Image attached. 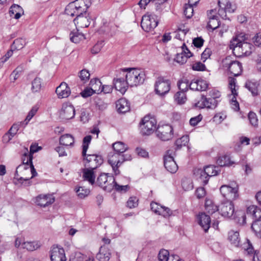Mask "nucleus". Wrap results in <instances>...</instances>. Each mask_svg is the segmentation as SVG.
<instances>
[{
	"instance_id": "b1692460",
	"label": "nucleus",
	"mask_w": 261,
	"mask_h": 261,
	"mask_svg": "<svg viewBox=\"0 0 261 261\" xmlns=\"http://www.w3.org/2000/svg\"><path fill=\"white\" fill-rule=\"evenodd\" d=\"M62 119L69 120L73 118L75 115V109L72 105H64L60 113Z\"/></svg>"
},
{
	"instance_id": "603ef678",
	"label": "nucleus",
	"mask_w": 261,
	"mask_h": 261,
	"mask_svg": "<svg viewBox=\"0 0 261 261\" xmlns=\"http://www.w3.org/2000/svg\"><path fill=\"white\" fill-rule=\"evenodd\" d=\"M194 5H191L188 3V4H186L184 7V13L187 18H190L193 15Z\"/></svg>"
},
{
	"instance_id": "09e8293b",
	"label": "nucleus",
	"mask_w": 261,
	"mask_h": 261,
	"mask_svg": "<svg viewBox=\"0 0 261 261\" xmlns=\"http://www.w3.org/2000/svg\"><path fill=\"white\" fill-rule=\"evenodd\" d=\"M189 141V138L188 135L183 136L181 138L177 139L175 143L176 149H179L181 148L182 146H186Z\"/></svg>"
},
{
	"instance_id": "f03ea898",
	"label": "nucleus",
	"mask_w": 261,
	"mask_h": 261,
	"mask_svg": "<svg viewBox=\"0 0 261 261\" xmlns=\"http://www.w3.org/2000/svg\"><path fill=\"white\" fill-rule=\"evenodd\" d=\"M247 37L244 33L236 35L230 42L229 47L233 54L238 57L249 56L252 53L254 46L246 41Z\"/></svg>"
},
{
	"instance_id": "7c9ffc66",
	"label": "nucleus",
	"mask_w": 261,
	"mask_h": 261,
	"mask_svg": "<svg viewBox=\"0 0 261 261\" xmlns=\"http://www.w3.org/2000/svg\"><path fill=\"white\" fill-rule=\"evenodd\" d=\"M247 213L252 217L254 221L260 220L261 218V209L255 205H250L247 210Z\"/></svg>"
},
{
	"instance_id": "680f3d73",
	"label": "nucleus",
	"mask_w": 261,
	"mask_h": 261,
	"mask_svg": "<svg viewBox=\"0 0 261 261\" xmlns=\"http://www.w3.org/2000/svg\"><path fill=\"white\" fill-rule=\"evenodd\" d=\"M248 119L249 120L250 124L254 126H256L258 125V119L256 114L252 112H250L248 115Z\"/></svg>"
},
{
	"instance_id": "7ed1b4c3",
	"label": "nucleus",
	"mask_w": 261,
	"mask_h": 261,
	"mask_svg": "<svg viewBox=\"0 0 261 261\" xmlns=\"http://www.w3.org/2000/svg\"><path fill=\"white\" fill-rule=\"evenodd\" d=\"M122 70L127 72L125 77L130 87L137 86L144 83L145 79L144 71L135 68H124Z\"/></svg>"
},
{
	"instance_id": "39448f33",
	"label": "nucleus",
	"mask_w": 261,
	"mask_h": 261,
	"mask_svg": "<svg viewBox=\"0 0 261 261\" xmlns=\"http://www.w3.org/2000/svg\"><path fill=\"white\" fill-rule=\"evenodd\" d=\"M218 167L214 165L206 166L203 169H197L195 170L194 174L198 176L199 180L205 185L208 183L209 177L219 174Z\"/></svg>"
},
{
	"instance_id": "a878e982",
	"label": "nucleus",
	"mask_w": 261,
	"mask_h": 261,
	"mask_svg": "<svg viewBox=\"0 0 261 261\" xmlns=\"http://www.w3.org/2000/svg\"><path fill=\"white\" fill-rule=\"evenodd\" d=\"M228 65V69L232 75L237 76L241 74L243 68L240 62L238 61H231Z\"/></svg>"
},
{
	"instance_id": "4468645a",
	"label": "nucleus",
	"mask_w": 261,
	"mask_h": 261,
	"mask_svg": "<svg viewBox=\"0 0 261 261\" xmlns=\"http://www.w3.org/2000/svg\"><path fill=\"white\" fill-rule=\"evenodd\" d=\"M173 128L168 124L159 126L156 130L157 137L162 141H168L173 137Z\"/></svg>"
},
{
	"instance_id": "6ab92c4d",
	"label": "nucleus",
	"mask_w": 261,
	"mask_h": 261,
	"mask_svg": "<svg viewBox=\"0 0 261 261\" xmlns=\"http://www.w3.org/2000/svg\"><path fill=\"white\" fill-rule=\"evenodd\" d=\"M55 200L53 194H40L36 197L35 203L40 206L45 207L53 203Z\"/></svg>"
},
{
	"instance_id": "37998d69",
	"label": "nucleus",
	"mask_w": 261,
	"mask_h": 261,
	"mask_svg": "<svg viewBox=\"0 0 261 261\" xmlns=\"http://www.w3.org/2000/svg\"><path fill=\"white\" fill-rule=\"evenodd\" d=\"M42 87V80L38 77H35L32 82L31 90L33 93L39 92Z\"/></svg>"
},
{
	"instance_id": "a19ab883",
	"label": "nucleus",
	"mask_w": 261,
	"mask_h": 261,
	"mask_svg": "<svg viewBox=\"0 0 261 261\" xmlns=\"http://www.w3.org/2000/svg\"><path fill=\"white\" fill-rule=\"evenodd\" d=\"M217 164L221 166H230L234 164V162L230 160V157L225 155L220 156L217 160Z\"/></svg>"
},
{
	"instance_id": "1a4fd4ad",
	"label": "nucleus",
	"mask_w": 261,
	"mask_h": 261,
	"mask_svg": "<svg viewBox=\"0 0 261 261\" xmlns=\"http://www.w3.org/2000/svg\"><path fill=\"white\" fill-rule=\"evenodd\" d=\"M114 182V177L108 174L101 173L97 177V185L105 190L111 192L113 190L112 184Z\"/></svg>"
},
{
	"instance_id": "4d7b16f0",
	"label": "nucleus",
	"mask_w": 261,
	"mask_h": 261,
	"mask_svg": "<svg viewBox=\"0 0 261 261\" xmlns=\"http://www.w3.org/2000/svg\"><path fill=\"white\" fill-rule=\"evenodd\" d=\"M88 257L81 253H76L74 255L71 256L69 261H88Z\"/></svg>"
},
{
	"instance_id": "cd10ccee",
	"label": "nucleus",
	"mask_w": 261,
	"mask_h": 261,
	"mask_svg": "<svg viewBox=\"0 0 261 261\" xmlns=\"http://www.w3.org/2000/svg\"><path fill=\"white\" fill-rule=\"evenodd\" d=\"M198 223L204 231L206 232L210 227V217L205 213H201L198 216Z\"/></svg>"
},
{
	"instance_id": "412c9836",
	"label": "nucleus",
	"mask_w": 261,
	"mask_h": 261,
	"mask_svg": "<svg viewBox=\"0 0 261 261\" xmlns=\"http://www.w3.org/2000/svg\"><path fill=\"white\" fill-rule=\"evenodd\" d=\"M216 14L217 12L215 9L211 10L207 12V16L209 19L207 25L208 29H211L213 31L219 27L220 21L218 20V17Z\"/></svg>"
},
{
	"instance_id": "8fccbe9b",
	"label": "nucleus",
	"mask_w": 261,
	"mask_h": 261,
	"mask_svg": "<svg viewBox=\"0 0 261 261\" xmlns=\"http://www.w3.org/2000/svg\"><path fill=\"white\" fill-rule=\"evenodd\" d=\"M174 100L179 105L184 104L186 100L187 97L186 94L184 92L178 91L174 96Z\"/></svg>"
},
{
	"instance_id": "6e6552de",
	"label": "nucleus",
	"mask_w": 261,
	"mask_h": 261,
	"mask_svg": "<svg viewBox=\"0 0 261 261\" xmlns=\"http://www.w3.org/2000/svg\"><path fill=\"white\" fill-rule=\"evenodd\" d=\"M158 24L155 15L146 14L142 16L141 26L145 32H150L153 30Z\"/></svg>"
},
{
	"instance_id": "c9c22d12",
	"label": "nucleus",
	"mask_w": 261,
	"mask_h": 261,
	"mask_svg": "<svg viewBox=\"0 0 261 261\" xmlns=\"http://www.w3.org/2000/svg\"><path fill=\"white\" fill-rule=\"evenodd\" d=\"M23 9L22 8L17 4L12 5L9 10V13L10 16H12V15L14 14V18L18 19L21 16V13H23Z\"/></svg>"
},
{
	"instance_id": "58836bf2",
	"label": "nucleus",
	"mask_w": 261,
	"mask_h": 261,
	"mask_svg": "<svg viewBox=\"0 0 261 261\" xmlns=\"http://www.w3.org/2000/svg\"><path fill=\"white\" fill-rule=\"evenodd\" d=\"M186 50L188 51L187 55H184V53H181L176 55V58H175L176 62L180 64H184L187 62L188 58L192 56V53L188 48H186Z\"/></svg>"
},
{
	"instance_id": "2f4dec72",
	"label": "nucleus",
	"mask_w": 261,
	"mask_h": 261,
	"mask_svg": "<svg viewBox=\"0 0 261 261\" xmlns=\"http://www.w3.org/2000/svg\"><path fill=\"white\" fill-rule=\"evenodd\" d=\"M94 170L87 167L83 170V177L84 179L88 181L92 185L95 183V176L93 171Z\"/></svg>"
},
{
	"instance_id": "ddd939ff",
	"label": "nucleus",
	"mask_w": 261,
	"mask_h": 261,
	"mask_svg": "<svg viewBox=\"0 0 261 261\" xmlns=\"http://www.w3.org/2000/svg\"><path fill=\"white\" fill-rule=\"evenodd\" d=\"M236 80L233 77H230L229 80V87L231 90V94L230 96V103L231 108L235 111H238L240 110L239 103L237 100L238 92L236 89Z\"/></svg>"
},
{
	"instance_id": "052dcab7",
	"label": "nucleus",
	"mask_w": 261,
	"mask_h": 261,
	"mask_svg": "<svg viewBox=\"0 0 261 261\" xmlns=\"http://www.w3.org/2000/svg\"><path fill=\"white\" fill-rule=\"evenodd\" d=\"M177 86L180 90L179 91L185 93L188 90L189 88H190V84H189L187 80L185 81L182 80L179 81L177 83Z\"/></svg>"
},
{
	"instance_id": "49530a36",
	"label": "nucleus",
	"mask_w": 261,
	"mask_h": 261,
	"mask_svg": "<svg viewBox=\"0 0 261 261\" xmlns=\"http://www.w3.org/2000/svg\"><path fill=\"white\" fill-rule=\"evenodd\" d=\"M25 44V40L23 38L16 39L12 44L11 47L12 49L20 50L22 49Z\"/></svg>"
},
{
	"instance_id": "a18cd8bd",
	"label": "nucleus",
	"mask_w": 261,
	"mask_h": 261,
	"mask_svg": "<svg viewBox=\"0 0 261 261\" xmlns=\"http://www.w3.org/2000/svg\"><path fill=\"white\" fill-rule=\"evenodd\" d=\"M120 182L118 183L116 182L114 179V182L112 184V185L113 187V189H115L117 192L121 193H125L129 190V187L128 185L123 186L120 185Z\"/></svg>"
},
{
	"instance_id": "5fc2aeb1",
	"label": "nucleus",
	"mask_w": 261,
	"mask_h": 261,
	"mask_svg": "<svg viewBox=\"0 0 261 261\" xmlns=\"http://www.w3.org/2000/svg\"><path fill=\"white\" fill-rule=\"evenodd\" d=\"M90 75L89 71L85 69L82 70L79 73V77L83 83H85L89 81Z\"/></svg>"
},
{
	"instance_id": "69168bd1",
	"label": "nucleus",
	"mask_w": 261,
	"mask_h": 261,
	"mask_svg": "<svg viewBox=\"0 0 261 261\" xmlns=\"http://www.w3.org/2000/svg\"><path fill=\"white\" fill-rule=\"evenodd\" d=\"M23 70L22 65L18 66L12 72L11 75H13L14 81L18 79L19 75L21 73Z\"/></svg>"
},
{
	"instance_id": "aec40b11",
	"label": "nucleus",
	"mask_w": 261,
	"mask_h": 261,
	"mask_svg": "<svg viewBox=\"0 0 261 261\" xmlns=\"http://www.w3.org/2000/svg\"><path fill=\"white\" fill-rule=\"evenodd\" d=\"M207 82L201 79H194L190 83V89L193 91H204L208 88Z\"/></svg>"
},
{
	"instance_id": "de8ad7c7",
	"label": "nucleus",
	"mask_w": 261,
	"mask_h": 261,
	"mask_svg": "<svg viewBox=\"0 0 261 261\" xmlns=\"http://www.w3.org/2000/svg\"><path fill=\"white\" fill-rule=\"evenodd\" d=\"M251 228L256 235L261 238V220L253 221L251 225Z\"/></svg>"
},
{
	"instance_id": "393cba45",
	"label": "nucleus",
	"mask_w": 261,
	"mask_h": 261,
	"mask_svg": "<svg viewBox=\"0 0 261 261\" xmlns=\"http://www.w3.org/2000/svg\"><path fill=\"white\" fill-rule=\"evenodd\" d=\"M113 83L115 89L120 91L122 94H124L126 92L129 86L126 79H124L123 77L114 78Z\"/></svg>"
},
{
	"instance_id": "f704fd0d",
	"label": "nucleus",
	"mask_w": 261,
	"mask_h": 261,
	"mask_svg": "<svg viewBox=\"0 0 261 261\" xmlns=\"http://www.w3.org/2000/svg\"><path fill=\"white\" fill-rule=\"evenodd\" d=\"M69 36L70 41L75 43H78L81 41L85 39L84 35L82 33H80L78 30H73L70 33Z\"/></svg>"
},
{
	"instance_id": "e433bc0d",
	"label": "nucleus",
	"mask_w": 261,
	"mask_h": 261,
	"mask_svg": "<svg viewBox=\"0 0 261 261\" xmlns=\"http://www.w3.org/2000/svg\"><path fill=\"white\" fill-rule=\"evenodd\" d=\"M112 147L114 150V152L121 154H125L124 153L128 149L127 145L120 141L116 142L113 143Z\"/></svg>"
},
{
	"instance_id": "0eeeda50",
	"label": "nucleus",
	"mask_w": 261,
	"mask_h": 261,
	"mask_svg": "<svg viewBox=\"0 0 261 261\" xmlns=\"http://www.w3.org/2000/svg\"><path fill=\"white\" fill-rule=\"evenodd\" d=\"M218 5L219 7L218 13L224 19H229L227 13H232L236 9V7L232 5L228 0H219Z\"/></svg>"
},
{
	"instance_id": "bf43d9fd",
	"label": "nucleus",
	"mask_w": 261,
	"mask_h": 261,
	"mask_svg": "<svg viewBox=\"0 0 261 261\" xmlns=\"http://www.w3.org/2000/svg\"><path fill=\"white\" fill-rule=\"evenodd\" d=\"M158 258L159 261H168L170 258L169 253L167 250H161L159 253Z\"/></svg>"
},
{
	"instance_id": "79ce46f5",
	"label": "nucleus",
	"mask_w": 261,
	"mask_h": 261,
	"mask_svg": "<svg viewBox=\"0 0 261 261\" xmlns=\"http://www.w3.org/2000/svg\"><path fill=\"white\" fill-rule=\"evenodd\" d=\"M40 247V245L37 242H22L21 248L26 249L29 251H33L36 250Z\"/></svg>"
},
{
	"instance_id": "864d4df0",
	"label": "nucleus",
	"mask_w": 261,
	"mask_h": 261,
	"mask_svg": "<svg viewBox=\"0 0 261 261\" xmlns=\"http://www.w3.org/2000/svg\"><path fill=\"white\" fill-rule=\"evenodd\" d=\"M76 193L79 197L82 199L89 195L90 190L83 187H79L77 189L76 188Z\"/></svg>"
},
{
	"instance_id": "338daca9",
	"label": "nucleus",
	"mask_w": 261,
	"mask_h": 261,
	"mask_svg": "<svg viewBox=\"0 0 261 261\" xmlns=\"http://www.w3.org/2000/svg\"><path fill=\"white\" fill-rule=\"evenodd\" d=\"M206 67L204 64L200 62H197L192 65V69L196 71H204Z\"/></svg>"
},
{
	"instance_id": "9d476101",
	"label": "nucleus",
	"mask_w": 261,
	"mask_h": 261,
	"mask_svg": "<svg viewBox=\"0 0 261 261\" xmlns=\"http://www.w3.org/2000/svg\"><path fill=\"white\" fill-rule=\"evenodd\" d=\"M228 185H223L220 188V191L224 197L228 201L235 200L238 196V186L232 187Z\"/></svg>"
},
{
	"instance_id": "72a5a7b5",
	"label": "nucleus",
	"mask_w": 261,
	"mask_h": 261,
	"mask_svg": "<svg viewBox=\"0 0 261 261\" xmlns=\"http://www.w3.org/2000/svg\"><path fill=\"white\" fill-rule=\"evenodd\" d=\"M247 248L245 249V251L248 255L253 256V261H260L258 256V252L254 250V248L249 240H247Z\"/></svg>"
},
{
	"instance_id": "6e6d98bb",
	"label": "nucleus",
	"mask_w": 261,
	"mask_h": 261,
	"mask_svg": "<svg viewBox=\"0 0 261 261\" xmlns=\"http://www.w3.org/2000/svg\"><path fill=\"white\" fill-rule=\"evenodd\" d=\"M40 105L38 103L36 104L34 106L30 111L29 112L28 115L27 116L25 120L27 121L26 124L35 115L36 113L37 112L38 109H39Z\"/></svg>"
},
{
	"instance_id": "4be33fe9",
	"label": "nucleus",
	"mask_w": 261,
	"mask_h": 261,
	"mask_svg": "<svg viewBox=\"0 0 261 261\" xmlns=\"http://www.w3.org/2000/svg\"><path fill=\"white\" fill-rule=\"evenodd\" d=\"M218 104V100L211 97L207 98L202 95L201 101H198L196 103V106L200 108L214 109Z\"/></svg>"
},
{
	"instance_id": "20e7f679",
	"label": "nucleus",
	"mask_w": 261,
	"mask_h": 261,
	"mask_svg": "<svg viewBox=\"0 0 261 261\" xmlns=\"http://www.w3.org/2000/svg\"><path fill=\"white\" fill-rule=\"evenodd\" d=\"M132 160L130 154L126 153L121 154L115 152H110L108 155V162L112 166L113 170L116 175L120 173L118 167L126 161Z\"/></svg>"
},
{
	"instance_id": "423d86ee",
	"label": "nucleus",
	"mask_w": 261,
	"mask_h": 261,
	"mask_svg": "<svg viewBox=\"0 0 261 261\" xmlns=\"http://www.w3.org/2000/svg\"><path fill=\"white\" fill-rule=\"evenodd\" d=\"M171 88V82L169 80L163 76L157 78L154 84V90L156 94L160 96H164L169 92Z\"/></svg>"
},
{
	"instance_id": "4c0bfd02",
	"label": "nucleus",
	"mask_w": 261,
	"mask_h": 261,
	"mask_svg": "<svg viewBox=\"0 0 261 261\" xmlns=\"http://www.w3.org/2000/svg\"><path fill=\"white\" fill-rule=\"evenodd\" d=\"M245 86L251 92L253 96H256L258 94L259 84L258 82L247 81Z\"/></svg>"
},
{
	"instance_id": "e2e57ef3",
	"label": "nucleus",
	"mask_w": 261,
	"mask_h": 261,
	"mask_svg": "<svg viewBox=\"0 0 261 261\" xmlns=\"http://www.w3.org/2000/svg\"><path fill=\"white\" fill-rule=\"evenodd\" d=\"M208 201H206L205 202V210L209 214H213L215 212L218 211L219 207L213 204H208Z\"/></svg>"
},
{
	"instance_id": "9b49d317",
	"label": "nucleus",
	"mask_w": 261,
	"mask_h": 261,
	"mask_svg": "<svg viewBox=\"0 0 261 261\" xmlns=\"http://www.w3.org/2000/svg\"><path fill=\"white\" fill-rule=\"evenodd\" d=\"M173 150H168L164 157V164L165 168L170 173H175L178 169V166L174 160Z\"/></svg>"
},
{
	"instance_id": "c03bdc74",
	"label": "nucleus",
	"mask_w": 261,
	"mask_h": 261,
	"mask_svg": "<svg viewBox=\"0 0 261 261\" xmlns=\"http://www.w3.org/2000/svg\"><path fill=\"white\" fill-rule=\"evenodd\" d=\"M91 88L94 93H101V83L98 79L91 80L90 82Z\"/></svg>"
},
{
	"instance_id": "a211bd4d",
	"label": "nucleus",
	"mask_w": 261,
	"mask_h": 261,
	"mask_svg": "<svg viewBox=\"0 0 261 261\" xmlns=\"http://www.w3.org/2000/svg\"><path fill=\"white\" fill-rule=\"evenodd\" d=\"M85 166L91 169H95L103 162L101 156L96 154L86 155Z\"/></svg>"
},
{
	"instance_id": "473e14b6",
	"label": "nucleus",
	"mask_w": 261,
	"mask_h": 261,
	"mask_svg": "<svg viewBox=\"0 0 261 261\" xmlns=\"http://www.w3.org/2000/svg\"><path fill=\"white\" fill-rule=\"evenodd\" d=\"M60 144L66 146H73L74 143L73 137L68 134L62 135L59 139Z\"/></svg>"
},
{
	"instance_id": "ea45409f",
	"label": "nucleus",
	"mask_w": 261,
	"mask_h": 261,
	"mask_svg": "<svg viewBox=\"0 0 261 261\" xmlns=\"http://www.w3.org/2000/svg\"><path fill=\"white\" fill-rule=\"evenodd\" d=\"M228 240L235 246H238L240 241L239 232L233 230L229 231L228 233Z\"/></svg>"
},
{
	"instance_id": "f3484780",
	"label": "nucleus",
	"mask_w": 261,
	"mask_h": 261,
	"mask_svg": "<svg viewBox=\"0 0 261 261\" xmlns=\"http://www.w3.org/2000/svg\"><path fill=\"white\" fill-rule=\"evenodd\" d=\"M218 211L222 216L231 218L233 217L234 212V205L231 201H227L219 206Z\"/></svg>"
},
{
	"instance_id": "c85d7f7f",
	"label": "nucleus",
	"mask_w": 261,
	"mask_h": 261,
	"mask_svg": "<svg viewBox=\"0 0 261 261\" xmlns=\"http://www.w3.org/2000/svg\"><path fill=\"white\" fill-rule=\"evenodd\" d=\"M111 256V253L109 249L105 245L101 246L99 253L96 255V258L99 261H109Z\"/></svg>"
},
{
	"instance_id": "5701e85b",
	"label": "nucleus",
	"mask_w": 261,
	"mask_h": 261,
	"mask_svg": "<svg viewBox=\"0 0 261 261\" xmlns=\"http://www.w3.org/2000/svg\"><path fill=\"white\" fill-rule=\"evenodd\" d=\"M151 210L160 215H162L164 217H168L172 214V211L168 207L163 206L156 202H152L150 203Z\"/></svg>"
},
{
	"instance_id": "13d9d810",
	"label": "nucleus",
	"mask_w": 261,
	"mask_h": 261,
	"mask_svg": "<svg viewBox=\"0 0 261 261\" xmlns=\"http://www.w3.org/2000/svg\"><path fill=\"white\" fill-rule=\"evenodd\" d=\"M166 0H140L139 5L141 8H145L146 6L150 2H155V4H161L165 3Z\"/></svg>"
},
{
	"instance_id": "f257e3e1",
	"label": "nucleus",
	"mask_w": 261,
	"mask_h": 261,
	"mask_svg": "<svg viewBox=\"0 0 261 261\" xmlns=\"http://www.w3.org/2000/svg\"><path fill=\"white\" fill-rule=\"evenodd\" d=\"M91 3L89 0H76L69 3L66 7L65 13L71 17L76 16L73 21L80 28H87L90 23L91 18L86 15Z\"/></svg>"
},
{
	"instance_id": "f8f14e48",
	"label": "nucleus",
	"mask_w": 261,
	"mask_h": 261,
	"mask_svg": "<svg viewBox=\"0 0 261 261\" xmlns=\"http://www.w3.org/2000/svg\"><path fill=\"white\" fill-rule=\"evenodd\" d=\"M33 155L29 153L28 148H25V152L23 154L22 157V165H19L17 167V169L20 168L21 166H24V169H27L28 168V166H30L31 168V172L32 173V176L31 178L35 177L37 175V173L34 168V166L32 163Z\"/></svg>"
},
{
	"instance_id": "2eb2a0df",
	"label": "nucleus",
	"mask_w": 261,
	"mask_h": 261,
	"mask_svg": "<svg viewBox=\"0 0 261 261\" xmlns=\"http://www.w3.org/2000/svg\"><path fill=\"white\" fill-rule=\"evenodd\" d=\"M156 123L154 119H149L144 117L140 123V127L143 134L149 135L153 133L156 127Z\"/></svg>"
},
{
	"instance_id": "dca6fc26",
	"label": "nucleus",
	"mask_w": 261,
	"mask_h": 261,
	"mask_svg": "<svg viewBox=\"0 0 261 261\" xmlns=\"http://www.w3.org/2000/svg\"><path fill=\"white\" fill-rule=\"evenodd\" d=\"M50 259L51 261H66L64 249L62 247L54 245L51 247Z\"/></svg>"
},
{
	"instance_id": "3c124183",
	"label": "nucleus",
	"mask_w": 261,
	"mask_h": 261,
	"mask_svg": "<svg viewBox=\"0 0 261 261\" xmlns=\"http://www.w3.org/2000/svg\"><path fill=\"white\" fill-rule=\"evenodd\" d=\"M92 137L90 135H88L85 137L83 140V150L82 155L83 156H86V152L89 147V145L91 142Z\"/></svg>"
},
{
	"instance_id": "0e129e2a",
	"label": "nucleus",
	"mask_w": 261,
	"mask_h": 261,
	"mask_svg": "<svg viewBox=\"0 0 261 261\" xmlns=\"http://www.w3.org/2000/svg\"><path fill=\"white\" fill-rule=\"evenodd\" d=\"M138 199L136 197H130L127 201V206L130 208L136 207L138 203Z\"/></svg>"
},
{
	"instance_id": "bb28decb",
	"label": "nucleus",
	"mask_w": 261,
	"mask_h": 261,
	"mask_svg": "<svg viewBox=\"0 0 261 261\" xmlns=\"http://www.w3.org/2000/svg\"><path fill=\"white\" fill-rule=\"evenodd\" d=\"M56 92L59 98H66L69 96L71 91L70 88L65 82H62L57 87Z\"/></svg>"
},
{
	"instance_id": "774afa93",
	"label": "nucleus",
	"mask_w": 261,
	"mask_h": 261,
	"mask_svg": "<svg viewBox=\"0 0 261 261\" xmlns=\"http://www.w3.org/2000/svg\"><path fill=\"white\" fill-rule=\"evenodd\" d=\"M205 190L203 187H199L196 190L195 195L198 199L203 198L205 196Z\"/></svg>"
},
{
	"instance_id": "c756f323",
	"label": "nucleus",
	"mask_w": 261,
	"mask_h": 261,
	"mask_svg": "<svg viewBox=\"0 0 261 261\" xmlns=\"http://www.w3.org/2000/svg\"><path fill=\"white\" fill-rule=\"evenodd\" d=\"M116 106L119 113H124L130 109V106L128 100L125 98H120L117 101Z\"/></svg>"
}]
</instances>
